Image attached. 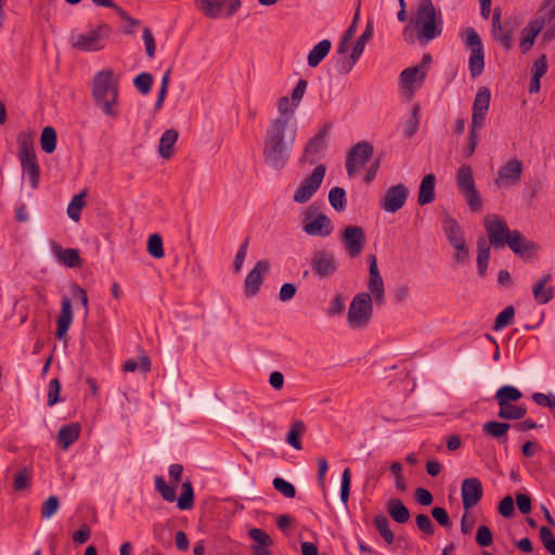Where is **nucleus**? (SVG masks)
<instances>
[{"mask_svg":"<svg viewBox=\"0 0 555 555\" xmlns=\"http://www.w3.org/2000/svg\"><path fill=\"white\" fill-rule=\"evenodd\" d=\"M460 37L466 49L469 50L468 69L472 78L479 77L485 68V51L478 33L473 27L460 31Z\"/></svg>","mask_w":555,"mask_h":555,"instance_id":"4","label":"nucleus"},{"mask_svg":"<svg viewBox=\"0 0 555 555\" xmlns=\"http://www.w3.org/2000/svg\"><path fill=\"white\" fill-rule=\"evenodd\" d=\"M369 282L367 289L372 299L377 306H382L385 302V285L383 278L377 267V259L375 255H369Z\"/></svg>","mask_w":555,"mask_h":555,"instance_id":"17","label":"nucleus"},{"mask_svg":"<svg viewBox=\"0 0 555 555\" xmlns=\"http://www.w3.org/2000/svg\"><path fill=\"white\" fill-rule=\"evenodd\" d=\"M469 209L474 212L480 211L482 208V201L476 189L463 194Z\"/></svg>","mask_w":555,"mask_h":555,"instance_id":"58","label":"nucleus"},{"mask_svg":"<svg viewBox=\"0 0 555 555\" xmlns=\"http://www.w3.org/2000/svg\"><path fill=\"white\" fill-rule=\"evenodd\" d=\"M491 93L487 87L480 88L474 99L472 124L474 127H482L490 107Z\"/></svg>","mask_w":555,"mask_h":555,"instance_id":"21","label":"nucleus"},{"mask_svg":"<svg viewBox=\"0 0 555 555\" xmlns=\"http://www.w3.org/2000/svg\"><path fill=\"white\" fill-rule=\"evenodd\" d=\"M178 138L179 133L175 129H168L163 133L158 145V153L163 158L169 159L172 156V149L178 141Z\"/></svg>","mask_w":555,"mask_h":555,"instance_id":"36","label":"nucleus"},{"mask_svg":"<svg viewBox=\"0 0 555 555\" xmlns=\"http://www.w3.org/2000/svg\"><path fill=\"white\" fill-rule=\"evenodd\" d=\"M125 372H134L140 370L142 373H147L151 371V361L149 357L142 356L140 357L139 362L134 359H128L122 366Z\"/></svg>","mask_w":555,"mask_h":555,"instance_id":"49","label":"nucleus"},{"mask_svg":"<svg viewBox=\"0 0 555 555\" xmlns=\"http://www.w3.org/2000/svg\"><path fill=\"white\" fill-rule=\"evenodd\" d=\"M373 301L369 293H358L351 300L347 313V323L352 330L367 326L373 315Z\"/></svg>","mask_w":555,"mask_h":555,"instance_id":"5","label":"nucleus"},{"mask_svg":"<svg viewBox=\"0 0 555 555\" xmlns=\"http://www.w3.org/2000/svg\"><path fill=\"white\" fill-rule=\"evenodd\" d=\"M302 231L310 236L327 237L332 234L334 225L331 219L320 211L319 206L311 204L301 214Z\"/></svg>","mask_w":555,"mask_h":555,"instance_id":"6","label":"nucleus"},{"mask_svg":"<svg viewBox=\"0 0 555 555\" xmlns=\"http://www.w3.org/2000/svg\"><path fill=\"white\" fill-rule=\"evenodd\" d=\"M272 485L274 489L280 492L283 496L287 499H293L296 495V488L293 483L283 479L282 477H276L273 479Z\"/></svg>","mask_w":555,"mask_h":555,"instance_id":"52","label":"nucleus"},{"mask_svg":"<svg viewBox=\"0 0 555 555\" xmlns=\"http://www.w3.org/2000/svg\"><path fill=\"white\" fill-rule=\"evenodd\" d=\"M341 242L351 258L359 256L366 242L364 230L359 225L346 227L341 233Z\"/></svg>","mask_w":555,"mask_h":555,"instance_id":"18","label":"nucleus"},{"mask_svg":"<svg viewBox=\"0 0 555 555\" xmlns=\"http://www.w3.org/2000/svg\"><path fill=\"white\" fill-rule=\"evenodd\" d=\"M514 315H515V309L513 306H507L506 308H504L496 315L493 330L501 331V330L505 328L506 326H508L512 323Z\"/></svg>","mask_w":555,"mask_h":555,"instance_id":"50","label":"nucleus"},{"mask_svg":"<svg viewBox=\"0 0 555 555\" xmlns=\"http://www.w3.org/2000/svg\"><path fill=\"white\" fill-rule=\"evenodd\" d=\"M387 512L398 524H405L410 518L409 509L399 499L388 500Z\"/></svg>","mask_w":555,"mask_h":555,"instance_id":"40","label":"nucleus"},{"mask_svg":"<svg viewBox=\"0 0 555 555\" xmlns=\"http://www.w3.org/2000/svg\"><path fill=\"white\" fill-rule=\"evenodd\" d=\"M305 431H306L305 423L301 421H295L292 424L289 431L287 433L286 442L291 447H293L295 450H301L302 444L300 441V437L305 434Z\"/></svg>","mask_w":555,"mask_h":555,"instance_id":"44","label":"nucleus"},{"mask_svg":"<svg viewBox=\"0 0 555 555\" xmlns=\"http://www.w3.org/2000/svg\"><path fill=\"white\" fill-rule=\"evenodd\" d=\"M60 502L55 495L49 496L41 506V517L44 519L51 518L59 509Z\"/></svg>","mask_w":555,"mask_h":555,"instance_id":"54","label":"nucleus"},{"mask_svg":"<svg viewBox=\"0 0 555 555\" xmlns=\"http://www.w3.org/2000/svg\"><path fill=\"white\" fill-rule=\"evenodd\" d=\"M111 69L96 73L92 81V98L102 112L109 117L118 116V82Z\"/></svg>","mask_w":555,"mask_h":555,"instance_id":"3","label":"nucleus"},{"mask_svg":"<svg viewBox=\"0 0 555 555\" xmlns=\"http://www.w3.org/2000/svg\"><path fill=\"white\" fill-rule=\"evenodd\" d=\"M248 245H249V240L245 238L236 253V256H235V259L233 262V270L235 273H238L243 268L244 260L247 256Z\"/></svg>","mask_w":555,"mask_h":555,"instance_id":"59","label":"nucleus"},{"mask_svg":"<svg viewBox=\"0 0 555 555\" xmlns=\"http://www.w3.org/2000/svg\"><path fill=\"white\" fill-rule=\"evenodd\" d=\"M269 269L270 263L268 260H259L249 271L244 282V292L247 297H253L259 292L262 285V276Z\"/></svg>","mask_w":555,"mask_h":555,"instance_id":"23","label":"nucleus"},{"mask_svg":"<svg viewBox=\"0 0 555 555\" xmlns=\"http://www.w3.org/2000/svg\"><path fill=\"white\" fill-rule=\"evenodd\" d=\"M443 232L454 249L453 259L457 264L468 262L469 251L466 246L464 232L459 222L450 216L442 219Z\"/></svg>","mask_w":555,"mask_h":555,"instance_id":"8","label":"nucleus"},{"mask_svg":"<svg viewBox=\"0 0 555 555\" xmlns=\"http://www.w3.org/2000/svg\"><path fill=\"white\" fill-rule=\"evenodd\" d=\"M21 167L24 173L29 178L30 186L36 189L39 184L40 168L37 162V157H28L20 159Z\"/></svg>","mask_w":555,"mask_h":555,"instance_id":"41","label":"nucleus"},{"mask_svg":"<svg viewBox=\"0 0 555 555\" xmlns=\"http://www.w3.org/2000/svg\"><path fill=\"white\" fill-rule=\"evenodd\" d=\"M442 33V21L437 16L431 0H420L414 17L403 29V39L408 43L416 40L422 44L439 37Z\"/></svg>","mask_w":555,"mask_h":555,"instance_id":"2","label":"nucleus"},{"mask_svg":"<svg viewBox=\"0 0 555 555\" xmlns=\"http://www.w3.org/2000/svg\"><path fill=\"white\" fill-rule=\"evenodd\" d=\"M522 398V392L515 386L504 385L494 395V400L500 405L517 402Z\"/></svg>","mask_w":555,"mask_h":555,"instance_id":"38","label":"nucleus"},{"mask_svg":"<svg viewBox=\"0 0 555 555\" xmlns=\"http://www.w3.org/2000/svg\"><path fill=\"white\" fill-rule=\"evenodd\" d=\"M133 83L140 93L147 94L151 91L153 76L149 73H141L134 78Z\"/></svg>","mask_w":555,"mask_h":555,"instance_id":"53","label":"nucleus"},{"mask_svg":"<svg viewBox=\"0 0 555 555\" xmlns=\"http://www.w3.org/2000/svg\"><path fill=\"white\" fill-rule=\"evenodd\" d=\"M73 321V310L70 299L63 297L61 311L56 320V337L63 339Z\"/></svg>","mask_w":555,"mask_h":555,"instance_id":"28","label":"nucleus"},{"mask_svg":"<svg viewBox=\"0 0 555 555\" xmlns=\"http://www.w3.org/2000/svg\"><path fill=\"white\" fill-rule=\"evenodd\" d=\"M477 270L481 278L487 275L489 259H490V246L485 237H480L477 241Z\"/></svg>","mask_w":555,"mask_h":555,"instance_id":"37","label":"nucleus"},{"mask_svg":"<svg viewBox=\"0 0 555 555\" xmlns=\"http://www.w3.org/2000/svg\"><path fill=\"white\" fill-rule=\"evenodd\" d=\"M195 8L208 18L232 17L241 8L240 0H194Z\"/></svg>","mask_w":555,"mask_h":555,"instance_id":"10","label":"nucleus"},{"mask_svg":"<svg viewBox=\"0 0 555 555\" xmlns=\"http://www.w3.org/2000/svg\"><path fill=\"white\" fill-rule=\"evenodd\" d=\"M373 37V24L372 22H367L366 27L362 35L357 39L356 43L353 44L351 49V53L349 55V65L348 68H346L344 72L348 73L352 69V67L356 65V63L359 61L360 56L362 55L366 42H369Z\"/></svg>","mask_w":555,"mask_h":555,"instance_id":"27","label":"nucleus"},{"mask_svg":"<svg viewBox=\"0 0 555 555\" xmlns=\"http://www.w3.org/2000/svg\"><path fill=\"white\" fill-rule=\"evenodd\" d=\"M52 250L57 260L68 268H77L82 263L79 251L75 248L63 249L59 244L53 243Z\"/></svg>","mask_w":555,"mask_h":555,"instance_id":"29","label":"nucleus"},{"mask_svg":"<svg viewBox=\"0 0 555 555\" xmlns=\"http://www.w3.org/2000/svg\"><path fill=\"white\" fill-rule=\"evenodd\" d=\"M142 39L144 41L146 55L150 59H154L155 52H156V42H155L154 35L149 27H145L143 29Z\"/></svg>","mask_w":555,"mask_h":555,"instance_id":"56","label":"nucleus"},{"mask_svg":"<svg viewBox=\"0 0 555 555\" xmlns=\"http://www.w3.org/2000/svg\"><path fill=\"white\" fill-rule=\"evenodd\" d=\"M155 489L159 492L162 498L167 502H175L181 511L191 509L194 505V491L190 481L183 482L181 487V494L177 499V485L171 482L168 485L163 476L155 477Z\"/></svg>","mask_w":555,"mask_h":555,"instance_id":"7","label":"nucleus"},{"mask_svg":"<svg viewBox=\"0 0 555 555\" xmlns=\"http://www.w3.org/2000/svg\"><path fill=\"white\" fill-rule=\"evenodd\" d=\"M524 173V164L518 158H509L496 172L494 184L499 190H507L518 185Z\"/></svg>","mask_w":555,"mask_h":555,"instance_id":"11","label":"nucleus"},{"mask_svg":"<svg viewBox=\"0 0 555 555\" xmlns=\"http://www.w3.org/2000/svg\"><path fill=\"white\" fill-rule=\"evenodd\" d=\"M80 435V425L72 423L60 428L57 433V442L63 450H67L75 441L78 440Z\"/></svg>","mask_w":555,"mask_h":555,"instance_id":"32","label":"nucleus"},{"mask_svg":"<svg viewBox=\"0 0 555 555\" xmlns=\"http://www.w3.org/2000/svg\"><path fill=\"white\" fill-rule=\"evenodd\" d=\"M278 116L271 118L270 122H276L293 127H298V121L296 118V106L292 101H289L288 96H282L278 101Z\"/></svg>","mask_w":555,"mask_h":555,"instance_id":"25","label":"nucleus"},{"mask_svg":"<svg viewBox=\"0 0 555 555\" xmlns=\"http://www.w3.org/2000/svg\"><path fill=\"white\" fill-rule=\"evenodd\" d=\"M409 194V189L403 183L392 185L380 197L379 207L386 212L396 214L405 205Z\"/></svg>","mask_w":555,"mask_h":555,"instance_id":"15","label":"nucleus"},{"mask_svg":"<svg viewBox=\"0 0 555 555\" xmlns=\"http://www.w3.org/2000/svg\"><path fill=\"white\" fill-rule=\"evenodd\" d=\"M544 24L545 21L542 17H537L522 29L519 43L522 53H527L532 48L534 40L543 29Z\"/></svg>","mask_w":555,"mask_h":555,"instance_id":"26","label":"nucleus"},{"mask_svg":"<svg viewBox=\"0 0 555 555\" xmlns=\"http://www.w3.org/2000/svg\"><path fill=\"white\" fill-rule=\"evenodd\" d=\"M311 268L314 275L324 279L335 274L337 271V261L331 251L320 249L312 256Z\"/></svg>","mask_w":555,"mask_h":555,"instance_id":"19","label":"nucleus"},{"mask_svg":"<svg viewBox=\"0 0 555 555\" xmlns=\"http://www.w3.org/2000/svg\"><path fill=\"white\" fill-rule=\"evenodd\" d=\"M328 201L336 211L345 210L347 204L345 190L340 186L333 188L328 193Z\"/></svg>","mask_w":555,"mask_h":555,"instance_id":"48","label":"nucleus"},{"mask_svg":"<svg viewBox=\"0 0 555 555\" xmlns=\"http://www.w3.org/2000/svg\"><path fill=\"white\" fill-rule=\"evenodd\" d=\"M30 474L27 468L20 470L13 481V488L16 491L25 490L29 487Z\"/></svg>","mask_w":555,"mask_h":555,"instance_id":"60","label":"nucleus"},{"mask_svg":"<svg viewBox=\"0 0 555 555\" xmlns=\"http://www.w3.org/2000/svg\"><path fill=\"white\" fill-rule=\"evenodd\" d=\"M374 147L367 141L357 143L348 153L346 170L349 177H354L358 169L362 168L373 156Z\"/></svg>","mask_w":555,"mask_h":555,"instance_id":"14","label":"nucleus"},{"mask_svg":"<svg viewBox=\"0 0 555 555\" xmlns=\"http://www.w3.org/2000/svg\"><path fill=\"white\" fill-rule=\"evenodd\" d=\"M485 229L488 234L489 246L495 249L506 246L507 237L512 231L508 229L505 219L499 215H487L483 219Z\"/></svg>","mask_w":555,"mask_h":555,"instance_id":"12","label":"nucleus"},{"mask_svg":"<svg viewBox=\"0 0 555 555\" xmlns=\"http://www.w3.org/2000/svg\"><path fill=\"white\" fill-rule=\"evenodd\" d=\"M61 383L57 378H53L49 383L48 405L53 406L60 400Z\"/></svg>","mask_w":555,"mask_h":555,"instance_id":"62","label":"nucleus"},{"mask_svg":"<svg viewBox=\"0 0 555 555\" xmlns=\"http://www.w3.org/2000/svg\"><path fill=\"white\" fill-rule=\"evenodd\" d=\"M483 494L482 483L476 477L466 478L462 481L461 495L465 511L475 507Z\"/></svg>","mask_w":555,"mask_h":555,"instance_id":"20","label":"nucleus"},{"mask_svg":"<svg viewBox=\"0 0 555 555\" xmlns=\"http://www.w3.org/2000/svg\"><path fill=\"white\" fill-rule=\"evenodd\" d=\"M87 195L86 191H82L76 195L73 196L72 201L69 202L67 206V215L68 217L74 221H79L81 209L85 206V197Z\"/></svg>","mask_w":555,"mask_h":555,"instance_id":"45","label":"nucleus"},{"mask_svg":"<svg viewBox=\"0 0 555 555\" xmlns=\"http://www.w3.org/2000/svg\"><path fill=\"white\" fill-rule=\"evenodd\" d=\"M332 42L328 39H323L317 43L308 54L307 62L310 67H317L330 53Z\"/></svg>","mask_w":555,"mask_h":555,"instance_id":"34","label":"nucleus"},{"mask_svg":"<svg viewBox=\"0 0 555 555\" xmlns=\"http://www.w3.org/2000/svg\"><path fill=\"white\" fill-rule=\"evenodd\" d=\"M552 280L551 274H545L540 278L533 285L532 292L535 301L540 305L547 304L554 297V291L552 287H545L546 284Z\"/></svg>","mask_w":555,"mask_h":555,"instance_id":"31","label":"nucleus"},{"mask_svg":"<svg viewBox=\"0 0 555 555\" xmlns=\"http://www.w3.org/2000/svg\"><path fill=\"white\" fill-rule=\"evenodd\" d=\"M56 131L54 128L48 126L43 128L40 138V144L43 152L51 154L56 149Z\"/></svg>","mask_w":555,"mask_h":555,"instance_id":"47","label":"nucleus"},{"mask_svg":"<svg viewBox=\"0 0 555 555\" xmlns=\"http://www.w3.org/2000/svg\"><path fill=\"white\" fill-rule=\"evenodd\" d=\"M540 539L543 546L552 554L555 555V537L550 528L543 526L540 529Z\"/></svg>","mask_w":555,"mask_h":555,"instance_id":"55","label":"nucleus"},{"mask_svg":"<svg viewBox=\"0 0 555 555\" xmlns=\"http://www.w3.org/2000/svg\"><path fill=\"white\" fill-rule=\"evenodd\" d=\"M431 515L435 520L442 527L449 529L452 527V521L443 507L436 506L431 509Z\"/></svg>","mask_w":555,"mask_h":555,"instance_id":"63","label":"nucleus"},{"mask_svg":"<svg viewBox=\"0 0 555 555\" xmlns=\"http://www.w3.org/2000/svg\"><path fill=\"white\" fill-rule=\"evenodd\" d=\"M326 129L320 130L314 137H312L305 147V151L300 157V162L309 163L310 165L315 164L326 147Z\"/></svg>","mask_w":555,"mask_h":555,"instance_id":"24","label":"nucleus"},{"mask_svg":"<svg viewBox=\"0 0 555 555\" xmlns=\"http://www.w3.org/2000/svg\"><path fill=\"white\" fill-rule=\"evenodd\" d=\"M512 427L508 423L489 421L482 425V431L486 436L498 439L499 441H507V433Z\"/></svg>","mask_w":555,"mask_h":555,"instance_id":"33","label":"nucleus"},{"mask_svg":"<svg viewBox=\"0 0 555 555\" xmlns=\"http://www.w3.org/2000/svg\"><path fill=\"white\" fill-rule=\"evenodd\" d=\"M147 251L152 257L156 259H160L164 257L165 251L163 246V240L159 234L150 235L147 240Z\"/></svg>","mask_w":555,"mask_h":555,"instance_id":"51","label":"nucleus"},{"mask_svg":"<svg viewBox=\"0 0 555 555\" xmlns=\"http://www.w3.org/2000/svg\"><path fill=\"white\" fill-rule=\"evenodd\" d=\"M345 310V300L341 294H336L331 302L330 307L327 309V314L330 317H334L337 314H340Z\"/></svg>","mask_w":555,"mask_h":555,"instance_id":"64","label":"nucleus"},{"mask_svg":"<svg viewBox=\"0 0 555 555\" xmlns=\"http://www.w3.org/2000/svg\"><path fill=\"white\" fill-rule=\"evenodd\" d=\"M298 127L268 122L262 141V157L267 166L280 170L289 160Z\"/></svg>","mask_w":555,"mask_h":555,"instance_id":"1","label":"nucleus"},{"mask_svg":"<svg viewBox=\"0 0 555 555\" xmlns=\"http://www.w3.org/2000/svg\"><path fill=\"white\" fill-rule=\"evenodd\" d=\"M18 158H28L36 156L34 150V135L31 132L22 131L17 135Z\"/></svg>","mask_w":555,"mask_h":555,"instance_id":"42","label":"nucleus"},{"mask_svg":"<svg viewBox=\"0 0 555 555\" xmlns=\"http://www.w3.org/2000/svg\"><path fill=\"white\" fill-rule=\"evenodd\" d=\"M112 33L107 24H101L87 33L76 35L72 38V46L80 51L93 52L104 48V40Z\"/></svg>","mask_w":555,"mask_h":555,"instance_id":"9","label":"nucleus"},{"mask_svg":"<svg viewBox=\"0 0 555 555\" xmlns=\"http://www.w3.org/2000/svg\"><path fill=\"white\" fill-rule=\"evenodd\" d=\"M527 414V409L524 405H516L513 403L500 405L498 416L502 420L518 421L522 420Z\"/></svg>","mask_w":555,"mask_h":555,"instance_id":"43","label":"nucleus"},{"mask_svg":"<svg viewBox=\"0 0 555 555\" xmlns=\"http://www.w3.org/2000/svg\"><path fill=\"white\" fill-rule=\"evenodd\" d=\"M493 541L492 532L488 526H479L476 532V542L480 546H489Z\"/></svg>","mask_w":555,"mask_h":555,"instance_id":"61","label":"nucleus"},{"mask_svg":"<svg viewBox=\"0 0 555 555\" xmlns=\"http://www.w3.org/2000/svg\"><path fill=\"white\" fill-rule=\"evenodd\" d=\"M456 185L461 194L476 189L473 170L468 165H462L456 173Z\"/></svg>","mask_w":555,"mask_h":555,"instance_id":"39","label":"nucleus"},{"mask_svg":"<svg viewBox=\"0 0 555 555\" xmlns=\"http://www.w3.org/2000/svg\"><path fill=\"white\" fill-rule=\"evenodd\" d=\"M248 535L256 542L255 545H272L273 541L270 535L259 528H251L248 531Z\"/></svg>","mask_w":555,"mask_h":555,"instance_id":"57","label":"nucleus"},{"mask_svg":"<svg viewBox=\"0 0 555 555\" xmlns=\"http://www.w3.org/2000/svg\"><path fill=\"white\" fill-rule=\"evenodd\" d=\"M426 78V70L424 67H408L400 73L399 87L402 95L410 99L414 93L421 89Z\"/></svg>","mask_w":555,"mask_h":555,"instance_id":"16","label":"nucleus"},{"mask_svg":"<svg viewBox=\"0 0 555 555\" xmlns=\"http://www.w3.org/2000/svg\"><path fill=\"white\" fill-rule=\"evenodd\" d=\"M435 185H436V177L433 173H428L424 176L421 181L417 203L421 206L430 204L435 201Z\"/></svg>","mask_w":555,"mask_h":555,"instance_id":"30","label":"nucleus"},{"mask_svg":"<svg viewBox=\"0 0 555 555\" xmlns=\"http://www.w3.org/2000/svg\"><path fill=\"white\" fill-rule=\"evenodd\" d=\"M506 245L516 254L519 256H524L525 254L529 253L531 248L533 247L531 243H529L526 237L518 231L513 230L509 234V237H507Z\"/></svg>","mask_w":555,"mask_h":555,"instance_id":"35","label":"nucleus"},{"mask_svg":"<svg viewBox=\"0 0 555 555\" xmlns=\"http://www.w3.org/2000/svg\"><path fill=\"white\" fill-rule=\"evenodd\" d=\"M491 34L493 39L506 50H509L513 47V26L508 22H505L504 24L501 23L500 9L494 10Z\"/></svg>","mask_w":555,"mask_h":555,"instance_id":"22","label":"nucleus"},{"mask_svg":"<svg viewBox=\"0 0 555 555\" xmlns=\"http://www.w3.org/2000/svg\"><path fill=\"white\" fill-rule=\"evenodd\" d=\"M326 172L324 165H318L312 173L306 178L294 193V202L298 204L307 203L319 190Z\"/></svg>","mask_w":555,"mask_h":555,"instance_id":"13","label":"nucleus"},{"mask_svg":"<svg viewBox=\"0 0 555 555\" xmlns=\"http://www.w3.org/2000/svg\"><path fill=\"white\" fill-rule=\"evenodd\" d=\"M374 525L378 530L379 534L382 535V538L384 539V541L387 544H391L395 540V534L390 529L388 518L383 514L376 515L374 517Z\"/></svg>","mask_w":555,"mask_h":555,"instance_id":"46","label":"nucleus"}]
</instances>
